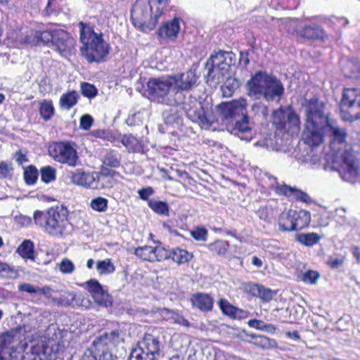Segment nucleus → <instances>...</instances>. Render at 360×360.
Instances as JSON below:
<instances>
[{"label":"nucleus","instance_id":"f257e3e1","mask_svg":"<svg viewBox=\"0 0 360 360\" xmlns=\"http://www.w3.org/2000/svg\"><path fill=\"white\" fill-rule=\"evenodd\" d=\"M305 107V123L302 139L307 145L314 147L320 146L324 139L325 129H329L331 145L346 143L348 136L347 129L331 125L329 116L326 113V104L319 97L307 99Z\"/></svg>","mask_w":360,"mask_h":360},{"label":"nucleus","instance_id":"f03ea898","mask_svg":"<svg viewBox=\"0 0 360 360\" xmlns=\"http://www.w3.org/2000/svg\"><path fill=\"white\" fill-rule=\"evenodd\" d=\"M148 92L154 99L167 104L181 105L182 109L186 116L193 122L198 123L202 128H210L213 121L208 118L201 103L194 98L190 102H186L182 99L174 98L172 100L168 98L169 94L173 86L170 76L166 79L160 78L150 79L147 83Z\"/></svg>","mask_w":360,"mask_h":360},{"label":"nucleus","instance_id":"7ed1b4c3","mask_svg":"<svg viewBox=\"0 0 360 360\" xmlns=\"http://www.w3.org/2000/svg\"><path fill=\"white\" fill-rule=\"evenodd\" d=\"M34 224L49 236L60 237L67 235L72 226L69 210L63 205H56L33 213Z\"/></svg>","mask_w":360,"mask_h":360},{"label":"nucleus","instance_id":"20e7f679","mask_svg":"<svg viewBox=\"0 0 360 360\" xmlns=\"http://www.w3.org/2000/svg\"><path fill=\"white\" fill-rule=\"evenodd\" d=\"M79 27L81 56L89 63L105 62L110 53V46L104 40L103 33L96 32L93 27L84 22H79Z\"/></svg>","mask_w":360,"mask_h":360},{"label":"nucleus","instance_id":"39448f33","mask_svg":"<svg viewBox=\"0 0 360 360\" xmlns=\"http://www.w3.org/2000/svg\"><path fill=\"white\" fill-rule=\"evenodd\" d=\"M247 95L250 98H264L272 101L280 99L284 94V87L276 76L269 75L265 71H257L245 84Z\"/></svg>","mask_w":360,"mask_h":360},{"label":"nucleus","instance_id":"423d86ee","mask_svg":"<svg viewBox=\"0 0 360 360\" xmlns=\"http://www.w3.org/2000/svg\"><path fill=\"white\" fill-rule=\"evenodd\" d=\"M168 4V0H136L131 11V19L141 25L155 27Z\"/></svg>","mask_w":360,"mask_h":360},{"label":"nucleus","instance_id":"0eeeda50","mask_svg":"<svg viewBox=\"0 0 360 360\" xmlns=\"http://www.w3.org/2000/svg\"><path fill=\"white\" fill-rule=\"evenodd\" d=\"M342 120L354 122L360 120V88H344L340 102Z\"/></svg>","mask_w":360,"mask_h":360},{"label":"nucleus","instance_id":"6e6552de","mask_svg":"<svg viewBox=\"0 0 360 360\" xmlns=\"http://www.w3.org/2000/svg\"><path fill=\"white\" fill-rule=\"evenodd\" d=\"M49 156L56 162L75 167L79 162L75 143L70 141L51 142L48 148Z\"/></svg>","mask_w":360,"mask_h":360},{"label":"nucleus","instance_id":"1a4fd4ad","mask_svg":"<svg viewBox=\"0 0 360 360\" xmlns=\"http://www.w3.org/2000/svg\"><path fill=\"white\" fill-rule=\"evenodd\" d=\"M231 51H219L212 54L205 63L207 69L206 77L207 79L214 81L223 78L229 72L232 63Z\"/></svg>","mask_w":360,"mask_h":360},{"label":"nucleus","instance_id":"9d476101","mask_svg":"<svg viewBox=\"0 0 360 360\" xmlns=\"http://www.w3.org/2000/svg\"><path fill=\"white\" fill-rule=\"evenodd\" d=\"M340 163L338 172L342 179L354 183L359 176L360 168L359 161L352 146L345 144V148L340 154Z\"/></svg>","mask_w":360,"mask_h":360},{"label":"nucleus","instance_id":"9b49d317","mask_svg":"<svg viewBox=\"0 0 360 360\" xmlns=\"http://www.w3.org/2000/svg\"><path fill=\"white\" fill-rule=\"evenodd\" d=\"M64 350L63 341L53 339L38 340L31 347L30 360H55L57 355Z\"/></svg>","mask_w":360,"mask_h":360},{"label":"nucleus","instance_id":"f8f14e48","mask_svg":"<svg viewBox=\"0 0 360 360\" xmlns=\"http://www.w3.org/2000/svg\"><path fill=\"white\" fill-rule=\"evenodd\" d=\"M272 124L281 131H298L300 129V118L290 106L286 109L279 108L272 114Z\"/></svg>","mask_w":360,"mask_h":360},{"label":"nucleus","instance_id":"ddd939ff","mask_svg":"<svg viewBox=\"0 0 360 360\" xmlns=\"http://www.w3.org/2000/svg\"><path fill=\"white\" fill-rule=\"evenodd\" d=\"M77 41L72 34L63 29H58L55 34L53 50L61 57L69 58L76 53Z\"/></svg>","mask_w":360,"mask_h":360},{"label":"nucleus","instance_id":"4468645a","mask_svg":"<svg viewBox=\"0 0 360 360\" xmlns=\"http://www.w3.org/2000/svg\"><path fill=\"white\" fill-rule=\"evenodd\" d=\"M246 107V99L240 98L239 99L221 103L217 105V110L221 120L230 123L245 113L247 111Z\"/></svg>","mask_w":360,"mask_h":360},{"label":"nucleus","instance_id":"2eb2a0df","mask_svg":"<svg viewBox=\"0 0 360 360\" xmlns=\"http://www.w3.org/2000/svg\"><path fill=\"white\" fill-rule=\"evenodd\" d=\"M281 208L276 199H268L258 202L254 212L259 220L270 224L278 217Z\"/></svg>","mask_w":360,"mask_h":360},{"label":"nucleus","instance_id":"dca6fc26","mask_svg":"<svg viewBox=\"0 0 360 360\" xmlns=\"http://www.w3.org/2000/svg\"><path fill=\"white\" fill-rule=\"evenodd\" d=\"M170 78L176 95L191 90L195 85L198 79L195 72L191 70L172 75Z\"/></svg>","mask_w":360,"mask_h":360},{"label":"nucleus","instance_id":"f3484780","mask_svg":"<svg viewBox=\"0 0 360 360\" xmlns=\"http://www.w3.org/2000/svg\"><path fill=\"white\" fill-rule=\"evenodd\" d=\"M273 180L277 184L274 189L276 194L307 204L311 202V198L303 191L285 184H278L276 177H274Z\"/></svg>","mask_w":360,"mask_h":360},{"label":"nucleus","instance_id":"a211bd4d","mask_svg":"<svg viewBox=\"0 0 360 360\" xmlns=\"http://www.w3.org/2000/svg\"><path fill=\"white\" fill-rule=\"evenodd\" d=\"M134 254L143 261L155 262L165 260V248L144 245L134 249Z\"/></svg>","mask_w":360,"mask_h":360},{"label":"nucleus","instance_id":"6ab92c4d","mask_svg":"<svg viewBox=\"0 0 360 360\" xmlns=\"http://www.w3.org/2000/svg\"><path fill=\"white\" fill-rule=\"evenodd\" d=\"M297 34L298 37L310 41H323L328 38L326 31L316 23L304 25Z\"/></svg>","mask_w":360,"mask_h":360},{"label":"nucleus","instance_id":"aec40b11","mask_svg":"<svg viewBox=\"0 0 360 360\" xmlns=\"http://www.w3.org/2000/svg\"><path fill=\"white\" fill-rule=\"evenodd\" d=\"M194 258L193 252L180 247L166 249L165 248V260L170 259L178 266L188 264Z\"/></svg>","mask_w":360,"mask_h":360},{"label":"nucleus","instance_id":"412c9836","mask_svg":"<svg viewBox=\"0 0 360 360\" xmlns=\"http://www.w3.org/2000/svg\"><path fill=\"white\" fill-rule=\"evenodd\" d=\"M232 132L241 140L249 141L252 139V128L250 127L247 111L242 114L239 118L236 119V122L232 128Z\"/></svg>","mask_w":360,"mask_h":360},{"label":"nucleus","instance_id":"4be33fe9","mask_svg":"<svg viewBox=\"0 0 360 360\" xmlns=\"http://www.w3.org/2000/svg\"><path fill=\"white\" fill-rule=\"evenodd\" d=\"M190 301L192 307L202 312L211 311L214 307V298L206 292H195L191 295Z\"/></svg>","mask_w":360,"mask_h":360},{"label":"nucleus","instance_id":"5701e85b","mask_svg":"<svg viewBox=\"0 0 360 360\" xmlns=\"http://www.w3.org/2000/svg\"><path fill=\"white\" fill-rule=\"evenodd\" d=\"M88 292L91 294L96 303L107 306L109 295L102 285L96 280L91 279L86 283Z\"/></svg>","mask_w":360,"mask_h":360},{"label":"nucleus","instance_id":"b1692460","mask_svg":"<svg viewBox=\"0 0 360 360\" xmlns=\"http://www.w3.org/2000/svg\"><path fill=\"white\" fill-rule=\"evenodd\" d=\"M140 347L143 351L150 352L155 358L158 359L160 352V342L158 337L150 333H145L141 340L138 342Z\"/></svg>","mask_w":360,"mask_h":360},{"label":"nucleus","instance_id":"393cba45","mask_svg":"<svg viewBox=\"0 0 360 360\" xmlns=\"http://www.w3.org/2000/svg\"><path fill=\"white\" fill-rule=\"evenodd\" d=\"M71 182L84 188H94L95 178L94 174L86 172L82 169H76L70 172Z\"/></svg>","mask_w":360,"mask_h":360},{"label":"nucleus","instance_id":"a878e982","mask_svg":"<svg viewBox=\"0 0 360 360\" xmlns=\"http://www.w3.org/2000/svg\"><path fill=\"white\" fill-rule=\"evenodd\" d=\"M120 142L127 148L129 153H143L144 152V143L141 139H139L131 134H124Z\"/></svg>","mask_w":360,"mask_h":360},{"label":"nucleus","instance_id":"bb28decb","mask_svg":"<svg viewBox=\"0 0 360 360\" xmlns=\"http://www.w3.org/2000/svg\"><path fill=\"white\" fill-rule=\"evenodd\" d=\"M180 19L174 18L171 21L167 22L158 29V35L161 37H165L174 40L179 32Z\"/></svg>","mask_w":360,"mask_h":360},{"label":"nucleus","instance_id":"cd10ccee","mask_svg":"<svg viewBox=\"0 0 360 360\" xmlns=\"http://www.w3.org/2000/svg\"><path fill=\"white\" fill-rule=\"evenodd\" d=\"M290 213L293 220L292 229L294 231L301 230L309 226L311 221V215L309 211L290 210Z\"/></svg>","mask_w":360,"mask_h":360},{"label":"nucleus","instance_id":"c85d7f7f","mask_svg":"<svg viewBox=\"0 0 360 360\" xmlns=\"http://www.w3.org/2000/svg\"><path fill=\"white\" fill-rule=\"evenodd\" d=\"M342 72L345 77L360 79V63L353 58L347 59L342 65Z\"/></svg>","mask_w":360,"mask_h":360},{"label":"nucleus","instance_id":"c756f323","mask_svg":"<svg viewBox=\"0 0 360 360\" xmlns=\"http://www.w3.org/2000/svg\"><path fill=\"white\" fill-rule=\"evenodd\" d=\"M206 247L212 255L225 257L229 252L230 243L226 240L217 239Z\"/></svg>","mask_w":360,"mask_h":360},{"label":"nucleus","instance_id":"7c9ffc66","mask_svg":"<svg viewBox=\"0 0 360 360\" xmlns=\"http://www.w3.org/2000/svg\"><path fill=\"white\" fill-rule=\"evenodd\" d=\"M110 349L106 342L103 341L99 336L94 340L89 347V352L95 360L101 359L102 356L112 354L110 352Z\"/></svg>","mask_w":360,"mask_h":360},{"label":"nucleus","instance_id":"2f4dec72","mask_svg":"<svg viewBox=\"0 0 360 360\" xmlns=\"http://www.w3.org/2000/svg\"><path fill=\"white\" fill-rule=\"evenodd\" d=\"M121 154L115 149L108 148L102 158L103 165L110 168H118L121 165Z\"/></svg>","mask_w":360,"mask_h":360},{"label":"nucleus","instance_id":"473e14b6","mask_svg":"<svg viewBox=\"0 0 360 360\" xmlns=\"http://www.w3.org/2000/svg\"><path fill=\"white\" fill-rule=\"evenodd\" d=\"M20 331V328H14L3 333L0 335V360H4V357L1 355L2 352L10 348L15 341V336Z\"/></svg>","mask_w":360,"mask_h":360},{"label":"nucleus","instance_id":"72a5a7b5","mask_svg":"<svg viewBox=\"0 0 360 360\" xmlns=\"http://www.w3.org/2000/svg\"><path fill=\"white\" fill-rule=\"evenodd\" d=\"M39 112L44 121L50 120L55 113V108L51 100L44 99L39 103Z\"/></svg>","mask_w":360,"mask_h":360},{"label":"nucleus","instance_id":"f704fd0d","mask_svg":"<svg viewBox=\"0 0 360 360\" xmlns=\"http://www.w3.org/2000/svg\"><path fill=\"white\" fill-rule=\"evenodd\" d=\"M17 252L25 259H34V245L30 240H25L18 246Z\"/></svg>","mask_w":360,"mask_h":360},{"label":"nucleus","instance_id":"c9c22d12","mask_svg":"<svg viewBox=\"0 0 360 360\" xmlns=\"http://www.w3.org/2000/svg\"><path fill=\"white\" fill-rule=\"evenodd\" d=\"M79 98V94L76 91L63 94L60 98V105L61 108L70 110L77 103Z\"/></svg>","mask_w":360,"mask_h":360},{"label":"nucleus","instance_id":"e433bc0d","mask_svg":"<svg viewBox=\"0 0 360 360\" xmlns=\"http://www.w3.org/2000/svg\"><path fill=\"white\" fill-rule=\"evenodd\" d=\"M278 219V225L280 231H293L292 225H293L292 217L291 216L290 210L287 212H279Z\"/></svg>","mask_w":360,"mask_h":360},{"label":"nucleus","instance_id":"4c0bfd02","mask_svg":"<svg viewBox=\"0 0 360 360\" xmlns=\"http://www.w3.org/2000/svg\"><path fill=\"white\" fill-rule=\"evenodd\" d=\"M148 207L156 214L168 217L169 215V207L167 202L160 200H148Z\"/></svg>","mask_w":360,"mask_h":360},{"label":"nucleus","instance_id":"58836bf2","mask_svg":"<svg viewBox=\"0 0 360 360\" xmlns=\"http://www.w3.org/2000/svg\"><path fill=\"white\" fill-rule=\"evenodd\" d=\"M57 30H43L41 32H36L34 37L35 39L33 42L39 44V42H42L44 44L51 43L53 45L54 43L55 34L56 33Z\"/></svg>","mask_w":360,"mask_h":360},{"label":"nucleus","instance_id":"ea45409f","mask_svg":"<svg viewBox=\"0 0 360 360\" xmlns=\"http://www.w3.org/2000/svg\"><path fill=\"white\" fill-rule=\"evenodd\" d=\"M39 171L34 165L24 167L23 178L27 185H34L38 179Z\"/></svg>","mask_w":360,"mask_h":360},{"label":"nucleus","instance_id":"a19ab883","mask_svg":"<svg viewBox=\"0 0 360 360\" xmlns=\"http://www.w3.org/2000/svg\"><path fill=\"white\" fill-rule=\"evenodd\" d=\"M99 337L103 341L106 342V345L110 349L111 346H115L120 342V332L118 329H115L110 332H105Z\"/></svg>","mask_w":360,"mask_h":360},{"label":"nucleus","instance_id":"79ce46f5","mask_svg":"<svg viewBox=\"0 0 360 360\" xmlns=\"http://www.w3.org/2000/svg\"><path fill=\"white\" fill-rule=\"evenodd\" d=\"M96 269L100 275H107L114 273L115 266L112 262L111 259L107 258L103 260H99L96 263Z\"/></svg>","mask_w":360,"mask_h":360},{"label":"nucleus","instance_id":"37998d69","mask_svg":"<svg viewBox=\"0 0 360 360\" xmlns=\"http://www.w3.org/2000/svg\"><path fill=\"white\" fill-rule=\"evenodd\" d=\"M129 360H158L150 352L143 351L139 345L131 351Z\"/></svg>","mask_w":360,"mask_h":360},{"label":"nucleus","instance_id":"c03bdc74","mask_svg":"<svg viewBox=\"0 0 360 360\" xmlns=\"http://www.w3.org/2000/svg\"><path fill=\"white\" fill-rule=\"evenodd\" d=\"M320 236L317 233H302L298 236L297 240L306 245V246H312L316 243H318L320 240Z\"/></svg>","mask_w":360,"mask_h":360},{"label":"nucleus","instance_id":"a18cd8bd","mask_svg":"<svg viewBox=\"0 0 360 360\" xmlns=\"http://www.w3.org/2000/svg\"><path fill=\"white\" fill-rule=\"evenodd\" d=\"M41 180L45 184H49L56 179V170L50 165L42 167L40 169Z\"/></svg>","mask_w":360,"mask_h":360},{"label":"nucleus","instance_id":"49530a36","mask_svg":"<svg viewBox=\"0 0 360 360\" xmlns=\"http://www.w3.org/2000/svg\"><path fill=\"white\" fill-rule=\"evenodd\" d=\"M90 206L93 210L105 212L108 207V200L103 197H96L91 200Z\"/></svg>","mask_w":360,"mask_h":360},{"label":"nucleus","instance_id":"de8ad7c7","mask_svg":"<svg viewBox=\"0 0 360 360\" xmlns=\"http://www.w3.org/2000/svg\"><path fill=\"white\" fill-rule=\"evenodd\" d=\"M218 305L222 314L232 319L236 306L231 304L226 299L221 298L218 301Z\"/></svg>","mask_w":360,"mask_h":360},{"label":"nucleus","instance_id":"09e8293b","mask_svg":"<svg viewBox=\"0 0 360 360\" xmlns=\"http://www.w3.org/2000/svg\"><path fill=\"white\" fill-rule=\"evenodd\" d=\"M90 134L95 138L101 139L104 141L113 142L115 140V136L108 129H97L91 131Z\"/></svg>","mask_w":360,"mask_h":360},{"label":"nucleus","instance_id":"8fccbe9b","mask_svg":"<svg viewBox=\"0 0 360 360\" xmlns=\"http://www.w3.org/2000/svg\"><path fill=\"white\" fill-rule=\"evenodd\" d=\"M191 237L196 241L205 242L208 237V231L203 226H195L190 231Z\"/></svg>","mask_w":360,"mask_h":360},{"label":"nucleus","instance_id":"3c124183","mask_svg":"<svg viewBox=\"0 0 360 360\" xmlns=\"http://www.w3.org/2000/svg\"><path fill=\"white\" fill-rule=\"evenodd\" d=\"M82 94L88 98H93L98 94V90L94 84L82 82L81 84Z\"/></svg>","mask_w":360,"mask_h":360},{"label":"nucleus","instance_id":"603ef678","mask_svg":"<svg viewBox=\"0 0 360 360\" xmlns=\"http://www.w3.org/2000/svg\"><path fill=\"white\" fill-rule=\"evenodd\" d=\"M320 277V274L315 270H307L302 277V281L309 284H315Z\"/></svg>","mask_w":360,"mask_h":360},{"label":"nucleus","instance_id":"864d4df0","mask_svg":"<svg viewBox=\"0 0 360 360\" xmlns=\"http://www.w3.org/2000/svg\"><path fill=\"white\" fill-rule=\"evenodd\" d=\"M60 271L65 274H71L75 271V264L68 258H64L58 264Z\"/></svg>","mask_w":360,"mask_h":360},{"label":"nucleus","instance_id":"5fc2aeb1","mask_svg":"<svg viewBox=\"0 0 360 360\" xmlns=\"http://www.w3.org/2000/svg\"><path fill=\"white\" fill-rule=\"evenodd\" d=\"M13 167L11 163L4 161L0 162V179H7L12 176Z\"/></svg>","mask_w":360,"mask_h":360},{"label":"nucleus","instance_id":"6e6d98bb","mask_svg":"<svg viewBox=\"0 0 360 360\" xmlns=\"http://www.w3.org/2000/svg\"><path fill=\"white\" fill-rule=\"evenodd\" d=\"M94 123V118L89 114L83 115L79 120V128L83 130H89Z\"/></svg>","mask_w":360,"mask_h":360},{"label":"nucleus","instance_id":"4d7b16f0","mask_svg":"<svg viewBox=\"0 0 360 360\" xmlns=\"http://www.w3.org/2000/svg\"><path fill=\"white\" fill-rule=\"evenodd\" d=\"M262 285L255 283H248L244 285L245 292L252 297H257Z\"/></svg>","mask_w":360,"mask_h":360},{"label":"nucleus","instance_id":"13d9d810","mask_svg":"<svg viewBox=\"0 0 360 360\" xmlns=\"http://www.w3.org/2000/svg\"><path fill=\"white\" fill-rule=\"evenodd\" d=\"M248 326L257 330H267L268 328H275L271 324H264L261 320L252 319L248 321Z\"/></svg>","mask_w":360,"mask_h":360},{"label":"nucleus","instance_id":"bf43d9fd","mask_svg":"<svg viewBox=\"0 0 360 360\" xmlns=\"http://www.w3.org/2000/svg\"><path fill=\"white\" fill-rule=\"evenodd\" d=\"M257 297L264 302H269L274 297V292L270 288H265L262 285Z\"/></svg>","mask_w":360,"mask_h":360},{"label":"nucleus","instance_id":"052dcab7","mask_svg":"<svg viewBox=\"0 0 360 360\" xmlns=\"http://www.w3.org/2000/svg\"><path fill=\"white\" fill-rule=\"evenodd\" d=\"M139 198L145 201L150 200L149 197L154 193V189L150 186H147L138 191Z\"/></svg>","mask_w":360,"mask_h":360},{"label":"nucleus","instance_id":"680f3d73","mask_svg":"<svg viewBox=\"0 0 360 360\" xmlns=\"http://www.w3.org/2000/svg\"><path fill=\"white\" fill-rule=\"evenodd\" d=\"M232 319H245L248 317L250 312L247 310L236 307Z\"/></svg>","mask_w":360,"mask_h":360},{"label":"nucleus","instance_id":"e2e57ef3","mask_svg":"<svg viewBox=\"0 0 360 360\" xmlns=\"http://www.w3.org/2000/svg\"><path fill=\"white\" fill-rule=\"evenodd\" d=\"M344 263V259L335 258L333 257H329L327 261V264L330 269H335L341 266Z\"/></svg>","mask_w":360,"mask_h":360},{"label":"nucleus","instance_id":"0e129e2a","mask_svg":"<svg viewBox=\"0 0 360 360\" xmlns=\"http://www.w3.org/2000/svg\"><path fill=\"white\" fill-rule=\"evenodd\" d=\"M18 290L21 292H26L30 294L37 293V288H35L32 285L26 283L20 284Z\"/></svg>","mask_w":360,"mask_h":360},{"label":"nucleus","instance_id":"69168bd1","mask_svg":"<svg viewBox=\"0 0 360 360\" xmlns=\"http://www.w3.org/2000/svg\"><path fill=\"white\" fill-rule=\"evenodd\" d=\"M14 157L15 161L20 165L28 161L26 154H24L20 150H18L15 153Z\"/></svg>","mask_w":360,"mask_h":360},{"label":"nucleus","instance_id":"338daca9","mask_svg":"<svg viewBox=\"0 0 360 360\" xmlns=\"http://www.w3.org/2000/svg\"><path fill=\"white\" fill-rule=\"evenodd\" d=\"M221 91L224 96L230 97L234 93V88L231 85L225 84L221 86Z\"/></svg>","mask_w":360,"mask_h":360},{"label":"nucleus","instance_id":"774afa93","mask_svg":"<svg viewBox=\"0 0 360 360\" xmlns=\"http://www.w3.org/2000/svg\"><path fill=\"white\" fill-rule=\"evenodd\" d=\"M17 220L22 226H29L32 223V219L27 216L20 215L17 217Z\"/></svg>","mask_w":360,"mask_h":360}]
</instances>
